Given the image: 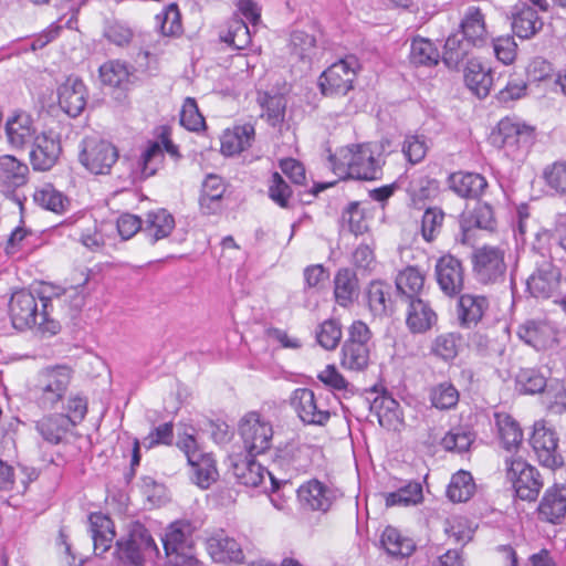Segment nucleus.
Listing matches in <instances>:
<instances>
[{
    "instance_id": "f257e3e1",
    "label": "nucleus",
    "mask_w": 566,
    "mask_h": 566,
    "mask_svg": "<svg viewBox=\"0 0 566 566\" xmlns=\"http://www.w3.org/2000/svg\"><path fill=\"white\" fill-rule=\"evenodd\" d=\"M459 27L461 33L449 35L444 43L443 62L452 69L459 66L473 46H483L489 40L485 14L478 6L463 11Z\"/></svg>"
},
{
    "instance_id": "f03ea898",
    "label": "nucleus",
    "mask_w": 566,
    "mask_h": 566,
    "mask_svg": "<svg viewBox=\"0 0 566 566\" xmlns=\"http://www.w3.org/2000/svg\"><path fill=\"white\" fill-rule=\"evenodd\" d=\"M40 302L41 310L33 293L25 290L14 292L9 303V316L13 328L22 332L36 325L43 335H56L61 325L51 317L52 300L49 296H40Z\"/></svg>"
},
{
    "instance_id": "7ed1b4c3",
    "label": "nucleus",
    "mask_w": 566,
    "mask_h": 566,
    "mask_svg": "<svg viewBox=\"0 0 566 566\" xmlns=\"http://www.w3.org/2000/svg\"><path fill=\"white\" fill-rule=\"evenodd\" d=\"M331 160L337 174L353 179L374 180L381 172L379 160L375 158L369 144L343 147Z\"/></svg>"
},
{
    "instance_id": "20e7f679",
    "label": "nucleus",
    "mask_w": 566,
    "mask_h": 566,
    "mask_svg": "<svg viewBox=\"0 0 566 566\" xmlns=\"http://www.w3.org/2000/svg\"><path fill=\"white\" fill-rule=\"evenodd\" d=\"M196 533L197 526L187 520L176 521L167 527L163 544L170 566H198Z\"/></svg>"
},
{
    "instance_id": "39448f33",
    "label": "nucleus",
    "mask_w": 566,
    "mask_h": 566,
    "mask_svg": "<svg viewBox=\"0 0 566 566\" xmlns=\"http://www.w3.org/2000/svg\"><path fill=\"white\" fill-rule=\"evenodd\" d=\"M115 555L120 566H145L147 562L155 560L159 549L149 531L135 523L127 536L116 542Z\"/></svg>"
},
{
    "instance_id": "423d86ee",
    "label": "nucleus",
    "mask_w": 566,
    "mask_h": 566,
    "mask_svg": "<svg viewBox=\"0 0 566 566\" xmlns=\"http://www.w3.org/2000/svg\"><path fill=\"white\" fill-rule=\"evenodd\" d=\"M72 379V369L67 366H52L40 370L31 388L35 403L44 409H53L62 401Z\"/></svg>"
},
{
    "instance_id": "0eeeda50",
    "label": "nucleus",
    "mask_w": 566,
    "mask_h": 566,
    "mask_svg": "<svg viewBox=\"0 0 566 566\" xmlns=\"http://www.w3.org/2000/svg\"><path fill=\"white\" fill-rule=\"evenodd\" d=\"M177 447L184 452L190 467V479L206 490L219 478L217 462L211 452H206L192 434L178 438Z\"/></svg>"
},
{
    "instance_id": "6e6552de",
    "label": "nucleus",
    "mask_w": 566,
    "mask_h": 566,
    "mask_svg": "<svg viewBox=\"0 0 566 566\" xmlns=\"http://www.w3.org/2000/svg\"><path fill=\"white\" fill-rule=\"evenodd\" d=\"M495 142L516 161L527 155L535 140V128L518 118L505 117L497 125Z\"/></svg>"
},
{
    "instance_id": "1a4fd4ad",
    "label": "nucleus",
    "mask_w": 566,
    "mask_h": 566,
    "mask_svg": "<svg viewBox=\"0 0 566 566\" xmlns=\"http://www.w3.org/2000/svg\"><path fill=\"white\" fill-rule=\"evenodd\" d=\"M472 271L476 281L484 285L504 282L506 277V251L502 247L482 245L472 253Z\"/></svg>"
},
{
    "instance_id": "9d476101",
    "label": "nucleus",
    "mask_w": 566,
    "mask_h": 566,
    "mask_svg": "<svg viewBox=\"0 0 566 566\" xmlns=\"http://www.w3.org/2000/svg\"><path fill=\"white\" fill-rule=\"evenodd\" d=\"M371 332L361 321H355L348 329V338L340 352L344 368L360 371L367 368L370 358Z\"/></svg>"
},
{
    "instance_id": "9b49d317",
    "label": "nucleus",
    "mask_w": 566,
    "mask_h": 566,
    "mask_svg": "<svg viewBox=\"0 0 566 566\" xmlns=\"http://www.w3.org/2000/svg\"><path fill=\"white\" fill-rule=\"evenodd\" d=\"M527 291L536 298H554L566 312V301L562 298L566 292V282L562 281L560 271L549 260L537 264L526 281Z\"/></svg>"
},
{
    "instance_id": "f8f14e48",
    "label": "nucleus",
    "mask_w": 566,
    "mask_h": 566,
    "mask_svg": "<svg viewBox=\"0 0 566 566\" xmlns=\"http://www.w3.org/2000/svg\"><path fill=\"white\" fill-rule=\"evenodd\" d=\"M239 432L244 449L251 457L264 453L272 446V423L259 412H248L240 421Z\"/></svg>"
},
{
    "instance_id": "ddd939ff",
    "label": "nucleus",
    "mask_w": 566,
    "mask_h": 566,
    "mask_svg": "<svg viewBox=\"0 0 566 566\" xmlns=\"http://www.w3.org/2000/svg\"><path fill=\"white\" fill-rule=\"evenodd\" d=\"M118 160V150L109 142L95 136L85 137L80 153L81 164L95 175H107Z\"/></svg>"
},
{
    "instance_id": "4468645a",
    "label": "nucleus",
    "mask_w": 566,
    "mask_h": 566,
    "mask_svg": "<svg viewBox=\"0 0 566 566\" xmlns=\"http://www.w3.org/2000/svg\"><path fill=\"white\" fill-rule=\"evenodd\" d=\"M506 475L512 482L516 495L523 501H535L544 486L538 470L521 458L506 459Z\"/></svg>"
},
{
    "instance_id": "2eb2a0df",
    "label": "nucleus",
    "mask_w": 566,
    "mask_h": 566,
    "mask_svg": "<svg viewBox=\"0 0 566 566\" xmlns=\"http://www.w3.org/2000/svg\"><path fill=\"white\" fill-rule=\"evenodd\" d=\"M358 61L349 55L332 64L319 77L322 93L327 96H343L353 87Z\"/></svg>"
},
{
    "instance_id": "dca6fc26",
    "label": "nucleus",
    "mask_w": 566,
    "mask_h": 566,
    "mask_svg": "<svg viewBox=\"0 0 566 566\" xmlns=\"http://www.w3.org/2000/svg\"><path fill=\"white\" fill-rule=\"evenodd\" d=\"M291 406L301 421L311 426H325L332 412L323 397H317L310 388H297L291 397Z\"/></svg>"
},
{
    "instance_id": "f3484780",
    "label": "nucleus",
    "mask_w": 566,
    "mask_h": 566,
    "mask_svg": "<svg viewBox=\"0 0 566 566\" xmlns=\"http://www.w3.org/2000/svg\"><path fill=\"white\" fill-rule=\"evenodd\" d=\"M434 276L439 289L446 296H458L464 286L462 261L452 254L440 256L434 265Z\"/></svg>"
},
{
    "instance_id": "a211bd4d",
    "label": "nucleus",
    "mask_w": 566,
    "mask_h": 566,
    "mask_svg": "<svg viewBox=\"0 0 566 566\" xmlns=\"http://www.w3.org/2000/svg\"><path fill=\"white\" fill-rule=\"evenodd\" d=\"M255 457L249 455L238 459L232 463V473L237 481L245 486L256 488L263 480L265 474L269 475L273 491L277 490L283 483H289L285 479H277L272 471L266 470L263 465L254 460Z\"/></svg>"
},
{
    "instance_id": "6ab92c4d",
    "label": "nucleus",
    "mask_w": 566,
    "mask_h": 566,
    "mask_svg": "<svg viewBox=\"0 0 566 566\" xmlns=\"http://www.w3.org/2000/svg\"><path fill=\"white\" fill-rule=\"evenodd\" d=\"M30 160L34 170L48 171L57 161L61 154V143L57 135L52 132L38 135L32 143Z\"/></svg>"
},
{
    "instance_id": "aec40b11",
    "label": "nucleus",
    "mask_w": 566,
    "mask_h": 566,
    "mask_svg": "<svg viewBox=\"0 0 566 566\" xmlns=\"http://www.w3.org/2000/svg\"><path fill=\"white\" fill-rule=\"evenodd\" d=\"M517 335L537 350L552 347L557 342L556 327L545 318L525 321L518 326Z\"/></svg>"
},
{
    "instance_id": "412c9836",
    "label": "nucleus",
    "mask_w": 566,
    "mask_h": 566,
    "mask_svg": "<svg viewBox=\"0 0 566 566\" xmlns=\"http://www.w3.org/2000/svg\"><path fill=\"white\" fill-rule=\"evenodd\" d=\"M531 444L542 465L549 469L563 465V458L557 453V438L553 430L536 423Z\"/></svg>"
},
{
    "instance_id": "4be33fe9",
    "label": "nucleus",
    "mask_w": 566,
    "mask_h": 566,
    "mask_svg": "<svg viewBox=\"0 0 566 566\" xmlns=\"http://www.w3.org/2000/svg\"><path fill=\"white\" fill-rule=\"evenodd\" d=\"M490 308V301L485 295L464 293L459 296L457 304V318L462 328L475 327Z\"/></svg>"
},
{
    "instance_id": "5701e85b",
    "label": "nucleus",
    "mask_w": 566,
    "mask_h": 566,
    "mask_svg": "<svg viewBox=\"0 0 566 566\" xmlns=\"http://www.w3.org/2000/svg\"><path fill=\"white\" fill-rule=\"evenodd\" d=\"M406 325L412 334H424L438 322V315L430 303L420 298L406 302Z\"/></svg>"
},
{
    "instance_id": "b1692460",
    "label": "nucleus",
    "mask_w": 566,
    "mask_h": 566,
    "mask_svg": "<svg viewBox=\"0 0 566 566\" xmlns=\"http://www.w3.org/2000/svg\"><path fill=\"white\" fill-rule=\"evenodd\" d=\"M537 515L543 522H562L566 515V485H554L545 491L537 507Z\"/></svg>"
},
{
    "instance_id": "393cba45",
    "label": "nucleus",
    "mask_w": 566,
    "mask_h": 566,
    "mask_svg": "<svg viewBox=\"0 0 566 566\" xmlns=\"http://www.w3.org/2000/svg\"><path fill=\"white\" fill-rule=\"evenodd\" d=\"M86 87L82 80L67 77L59 87V105L71 117L78 116L86 105Z\"/></svg>"
},
{
    "instance_id": "a878e982",
    "label": "nucleus",
    "mask_w": 566,
    "mask_h": 566,
    "mask_svg": "<svg viewBox=\"0 0 566 566\" xmlns=\"http://www.w3.org/2000/svg\"><path fill=\"white\" fill-rule=\"evenodd\" d=\"M207 549L217 563H241L244 558L241 545L223 531L208 538Z\"/></svg>"
},
{
    "instance_id": "bb28decb",
    "label": "nucleus",
    "mask_w": 566,
    "mask_h": 566,
    "mask_svg": "<svg viewBox=\"0 0 566 566\" xmlns=\"http://www.w3.org/2000/svg\"><path fill=\"white\" fill-rule=\"evenodd\" d=\"M297 493L302 505L311 511L326 512L335 499L334 492L317 480L301 485Z\"/></svg>"
},
{
    "instance_id": "cd10ccee",
    "label": "nucleus",
    "mask_w": 566,
    "mask_h": 566,
    "mask_svg": "<svg viewBox=\"0 0 566 566\" xmlns=\"http://www.w3.org/2000/svg\"><path fill=\"white\" fill-rule=\"evenodd\" d=\"M33 120L25 112H17L6 123V134L9 143L15 148H23L35 139Z\"/></svg>"
},
{
    "instance_id": "c85d7f7f",
    "label": "nucleus",
    "mask_w": 566,
    "mask_h": 566,
    "mask_svg": "<svg viewBox=\"0 0 566 566\" xmlns=\"http://www.w3.org/2000/svg\"><path fill=\"white\" fill-rule=\"evenodd\" d=\"M88 531L93 541L95 555L106 553L115 538L113 521L105 514L96 512L88 516Z\"/></svg>"
},
{
    "instance_id": "c756f323",
    "label": "nucleus",
    "mask_w": 566,
    "mask_h": 566,
    "mask_svg": "<svg viewBox=\"0 0 566 566\" xmlns=\"http://www.w3.org/2000/svg\"><path fill=\"white\" fill-rule=\"evenodd\" d=\"M464 82L468 88L479 98L489 95L493 85L492 70L476 59H471L464 70Z\"/></svg>"
},
{
    "instance_id": "7c9ffc66",
    "label": "nucleus",
    "mask_w": 566,
    "mask_h": 566,
    "mask_svg": "<svg viewBox=\"0 0 566 566\" xmlns=\"http://www.w3.org/2000/svg\"><path fill=\"white\" fill-rule=\"evenodd\" d=\"M543 28L537 11L525 2H518L512 10V29L521 39H531Z\"/></svg>"
},
{
    "instance_id": "2f4dec72",
    "label": "nucleus",
    "mask_w": 566,
    "mask_h": 566,
    "mask_svg": "<svg viewBox=\"0 0 566 566\" xmlns=\"http://www.w3.org/2000/svg\"><path fill=\"white\" fill-rule=\"evenodd\" d=\"M448 184L452 191L467 199H478L488 186L482 175L463 171L450 175Z\"/></svg>"
},
{
    "instance_id": "473e14b6",
    "label": "nucleus",
    "mask_w": 566,
    "mask_h": 566,
    "mask_svg": "<svg viewBox=\"0 0 566 566\" xmlns=\"http://www.w3.org/2000/svg\"><path fill=\"white\" fill-rule=\"evenodd\" d=\"M143 233L151 242L167 238L175 228V218L166 209H157L146 213Z\"/></svg>"
},
{
    "instance_id": "72a5a7b5",
    "label": "nucleus",
    "mask_w": 566,
    "mask_h": 566,
    "mask_svg": "<svg viewBox=\"0 0 566 566\" xmlns=\"http://www.w3.org/2000/svg\"><path fill=\"white\" fill-rule=\"evenodd\" d=\"M424 274L417 266H407L396 276V289L403 302L420 298L424 285Z\"/></svg>"
},
{
    "instance_id": "f704fd0d",
    "label": "nucleus",
    "mask_w": 566,
    "mask_h": 566,
    "mask_svg": "<svg viewBox=\"0 0 566 566\" xmlns=\"http://www.w3.org/2000/svg\"><path fill=\"white\" fill-rule=\"evenodd\" d=\"M35 429L44 441L59 444L72 429L71 420L64 413L44 416L35 423Z\"/></svg>"
},
{
    "instance_id": "c9c22d12",
    "label": "nucleus",
    "mask_w": 566,
    "mask_h": 566,
    "mask_svg": "<svg viewBox=\"0 0 566 566\" xmlns=\"http://www.w3.org/2000/svg\"><path fill=\"white\" fill-rule=\"evenodd\" d=\"M254 139V127L250 124L227 129L221 137V153L234 156L248 149Z\"/></svg>"
},
{
    "instance_id": "e433bc0d",
    "label": "nucleus",
    "mask_w": 566,
    "mask_h": 566,
    "mask_svg": "<svg viewBox=\"0 0 566 566\" xmlns=\"http://www.w3.org/2000/svg\"><path fill=\"white\" fill-rule=\"evenodd\" d=\"M367 303L374 316H388L394 312L391 286L381 281L371 282L366 292Z\"/></svg>"
},
{
    "instance_id": "4c0bfd02",
    "label": "nucleus",
    "mask_w": 566,
    "mask_h": 566,
    "mask_svg": "<svg viewBox=\"0 0 566 566\" xmlns=\"http://www.w3.org/2000/svg\"><path fill=\"white\" fill-rule=\"evenodd\" d=\"M291 55L305 65H311L318 55L316 39L303 30H295L290 38Z\"/></svg>"
},
{
    "instance_id": "58836bf2",
    "label": "nucleus",
    "mask_w": 566,
    "mask_h": 566,
    "mask_svg": "<svg viewBox=\"0 0 566 566\" xmlns=\"http://www.w3.org/2000/svg\"><path fill=\"white\" fill-rule=\"evenodd\" d=\"M334 285L335 300L340 306H348L358 296V280L347 268L337 271Z\"/></svg>"
},
{
    "instance_id": "ea45409f",
    "label": "nucleus",
    "mask_w": 566,
    "mask_h": 566,
    "mask_svg": "<svg viewBox=\"0 0 566 566\" xmlns=\"http://www.w3.org/2000/svg\"><path fill=\"white\" fill-rule=\"evenodd\" d=\"M29 168L13 156L0 157V182L8 187H20L27 182Z\"/></svg>"
},
{
    "instance_id": "a19ab883",
    "label": "nucleus",
    "mask_w": 566,
    "mask_h": 566,
    "mask_svg": "<svg viewBox=\"0 0 566 566\" xmlns=\"http://www.w3.org/2000/svg\"><path fill=\"white\" fill-rule=\"evenodd\" d=\"M33 199L36 205L54 213H63L70 207L69 198L50 184L36 189Z\"/></svg>"
},
{
    "instance_id": "79ce46f5",
    "label": "nucleus",
    "mask_w": 566,
    "mask_h": 566,
    "mask_svg": "<svg viewBox=\"0 0 566 566\" xmlns=\"http://www.w3.org/2000/svg\"><path fill=\"white\" fill-rule=\"evenodd\" d=\"M516 388L525 395L544 394L548 384L546 377L535 368H521L515 376Z\"/></svg>"
},
{
    "instance_id": "37998d69",
    "label": "nucleus",
    "mask_w": 566,
    "mask_h": 566,
    "mask_svg": "<svg viewBox=\"0 0 566 566\" xmlns=\"http://www.w3.org/2000/svg\"><path fill=\"white\" fill-rule=\"evenodd\" d=\"M398 402L388 396L377 397L370 405V411L376 415L382 428L391 429L399 422Z\"/></svg>"
},
{
    "instance_id": "c03bdc74",
    "label": "nucleus",
    "mask_w": 566,
    "mask_h": 566,
    "mask_svg": "<svg viewBox=\"0 0 566 566\" xmlns=\"http://www.w3.org/2000/svg\"><path fill=\"white\" fill-rule=\"evenodd\" d=\"M381 545L389 555L409 556L415 549L411 539L402 537L399 531L392 526H387L381 534Z\"/></svg>"
},
{
    "instance_id": "a18cd8bd",
    "label": "nucleus",
    "mask_w": 566,
    "mask_h": 566,
    "mask_svg": "<svg viewBox=\"0 0 566 566\" xmlns=\"http://www.w3.org/2000/svg\"><path fill=\"white\" fill-rule=\"evenodd\" d=\"M495 423L500 439L505 449L511 450L521 443L523 439L522 430L510 415L495 413Z\"/></svg>"
},
{
    "instance_id": "49530a36",
    "label": "nucleus",
    "mask_w": 566,
    "mask_h": 566,
    "mask_svg": "<svg viewBox=\"0 0 566 566\" xmlns=\"http://www.w3.org/2000/svg\"><path fill=\"white\" fill-rule=\"evenodd\" d=\"M429 398L432 407L439 410H450L457 407L460 394L451 382L443 381L431 387Z\"/></svg>"
},
{
    "instance_id": "de8ad7c7",
    "label": "nucleus",
    "mask_w": 566,
    "mask_h": 566,
    "mask_svg": "<svg viewBox=\"0 0 566 566\" xmlns=\"http://www.w3.org/2000/svg\"><path fill=\"white\" fill-rule=\"evenodd\" d=\"M475 484L469 472L459 471L453 474L447 490L452 502H465L474 494Z\"/></svg>"
},
{
    "instance_id": "09e8293b",
    "label": "nucleus",
    "mask_w": 566,
    "mask_h": 566,
    "mask_svg": "<svg viewBox=\"0 0 566 566\" xmlns=\"http://www.w3.org/2000/svg\"><path fill=\"white\" fill-rule=\"evenodd\" d=\"M410 61L415 65L433 66L439 62V51L427 39H415L410 46Z\"/></svg>"
},
{
    "instance_id": "8fccbe9b",
    "label": "nucleus",
    "mask_w": 566,
    "mask_h": 566,
    "mask_svg": "<svg viewBox=\"0 0 566 566\" xmlns=\"http://www.w3.org/2000/svg\"><path fill=\"white\" fill-rule=\"evenodd\" d=\"M461 343L462 336L459 333H444L434 338L431 352L439 358L449 361L458 356Z\"/></svg>"
},
{
    "instance_id": "3c124183",
    "label": "nucleus",
    "mask_w": 566,
    "mask_h": 566,
    "mask_svg": "<svg viewBox=\"0 0 566 566\" xmlns=\"http://www.w3.org/2000/svg\"><path fill=\"white\" fill-rule=\"evenodd\" d=\"M537 248L544 250L551 240L555 241L562 249L566 251V213H558L555 217L553 229H543L535 233ZM536 248V245H534Z\"/></svg>"
},
{
    "instance_id": "603ef678",
    "label": "nucleus",
    "mask_w": 566,
    "mask_h": 566,
    "mask_svg": "<svg viewBox=\"0 0 566 566\" xmlns=\"http://www.w3.org/2000/svg\"><path fill=\"white\" fill-rule=\"evenodd\" d=\"M422 500V486L420 483L410 482L396 492L386 495L387 506H409L418 504Z\"/></svg>"
},
{
    "instance_id": "864d4df0",
    "label": "nucleus",
    "mask_w": 566,
    "mask_h": 566,
    "mask_svg": "<svg viewBox=\"0 0 566 566\" xmlns=\"http://www.w3.org/2000/svg\"><path fill=\"white\" fill-rule=\"evenodd\" d=\"M543 402L548 412L553 415H563L566 412V385L554 380L548 384L543 395Z\"/></svg>"
},
{
    "instance_id": "5fc2aeb1",
    "label": "nucleus",
    "mask_w": 566,
    "mask_h": 566,
    "mask_svg": "<svg viewBox=\"0 0 566 566\" xmlns=\"http://www.w3.org/2000/svg\"><path fill=\"white\" fill-rule=\"evenodd\" d=\"M474 434L467 428L457 427L448 431L441 439V446L447 451L462 453L469 450Z\"/></svg>"
},
{
    "instance_id": "6e6d98bb",
    "label": "nucleus",
    "mask_w": 566,
    "mask_h": 566,
    "mask_svg": "<svg viewBox=\"0 0 566 566\" xmlns=\"http://www.w3.org/2000/svg\"><path fill=\"white\" fill-rule=\"evenodd\" d=\"M164 160V149L159 143L155 142L148 145L138 159V168L144 178L150 177L157 172Z\"/></svg>"
},
{
    "instance_id": "4d7b16f0",
    "label": "nucleus",
    "mask_w": 566,
    "mask_h": 566,
    "mask_svg": "<svg viewBox=\"0 0 566 566\" xmlns=\"http://www.w3.org/2000/svg\"><path fill=\"white\" fill-rule=\"evenodd\" d=\"M99 77L104 84L119 87L128 81L129 72L125 63L109 61L99 67Z\"/></svg>"
},
{
    "instance_id": "13d9d810",
    "label": "nucleus",
    "mask_w": 566,
    "mask_h": 566,
    "mask_svg": "<svg viewBox=\"0 0 566 566\" xmlns=\"http://www.w3.org/2000/svg\"><path fill=\"white\" fill-rule=\"evenodd\" d=\"M444 220L443 211L438 207L428 208L421 219V234L427 242H432L440 233Z\"/></svg>"
},
{
    "instance_id": "bf43d9fd",
    "label": "nucleus",
    "mask_w": 566,
    "mask_h": 566,
    "mask_svg": "<svg viewBox=\"0 0 566 566\" xmlns=\"http://www.w3.org/2000/svg\"><path fill=\"white\" fill-rule=\"evenodd\" d=\"M260 104L264 111L262 116H265L272 126L283 122L286 103L282 95L271 96L264 94V96L260 98Z\"/></svg>"
},
{
    "instance_id": "052dcab7",
    "label": "nucleus",
    "mask_w": 566,
    "mask_h": 566,
    "mask_svg": "<svg viewBox=\"0 0 566 566\" xmlns=\"http://www.w3.org/2000/svg\"><path fill=\"white\" fill-rule=\"evenodd\" d=\"M316 339L323 348L335 349L342 339L340 324L335 319L323 322L316 332Z\"/></svg>"
},
{
    "instance_id": "680f3d73",
    "label": "nucleus",
    "mask_w": 566,
    "mask_h": 566,
    "mask_svg": "<svg viewBox=\"0 0 566 566\" xmlns=\"http://www.w3.org/2000/svg\"><path fill=\"white\" fill-rule=\"evenodd\" d=\"M180 124L191 132H199L205 128L206 122L195 98L187 97L180 111Z\"/></svg>"
},
{
    "instance_id": "e2e57ef3",
    "label": "nucleus",
    "mask_w": 566,
    "mask_h": 566,
    "mask_svg": "<svg viewBox=\"0 0 566 566\" xmlns=\"http://www.w3.org/2000/svg\"><path fill=\"white\" fill-rule=\"evenodd\" d=\"M156 21L163 35H176L181 31L180 13L175 3H170L161 13L157 14Z\"/></svg>"
},
{
    "instance_id": "0e129e2a",
    "label": "nucleus",
    "mask_w": 566,
    "mask_h": 566,
    "mask_svg": "<svg viewBox=\"0 0 566 566\" xmlns=\"http://www.w3.org/2000/svg\"><path fill=\"white\" fill-rule=\"evenodd\" d=\"M546 185L556 192L566 197V161H556L543 171Z\"/></svg>"
},
{
    "instance_id": "69168bd1",
    "label": "nucleus",
    "mask_w": 566,
    "mask_h": 566,
    "mask_svg": "<svg viewBox=\"0 0 566 566\" xmlns=\"http://www.w3.org/2000/svg\"><path fill=\"white\" fill-rule=\"evenodd\" d=\"M429 147L424 136L410 135L405 138L402 144V154L406 159L415 165L423 160Z\"/></svg>"
},
{
    "instance_id": "338daca9",
    "label": "nucleus",
    "mask_w": 566,
    "mask_h": 566,
    "mask_svg": "<svg viewBox=\"0 0 566 566\" xmlns=\"http://www.w3.org/2000/svg\"><path fill=\"white\" fill-rule=\"evenodd\" d=\"M224 41L237 50H243L251 43V32L242 20H234L229 25Z\"/></svg>"
},
{
    "instance_id": "774afa93",
    "label": "nucleus",
    "mask_w": 566,
    "mask_h": 566,
    "mask_svg": "<svg viewBox=\"0 0 566 566\" xmlns=\"http://www.w3.org/2000/svg\"><path fill=\"white\" fill-rule=\"evenodd\" d=\"M292 190L279 172H273L269 185L270 198L282 208L289 207Z\"/></svg>"
}]
</instances>
